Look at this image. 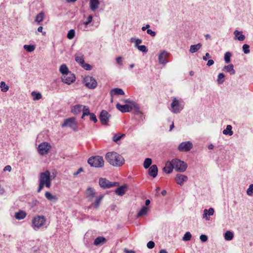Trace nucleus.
Wrapping results in <instances>:
<instances>
[{"mask_svg": "<svg viewBox=\"0 0 253 253\" xmlns=\"http://www.w3.org/2000/svg\"><path fill=\"white\" fill-rule=\"evenodd\" d=\"M106 161L114 167H120L125 163V159L121 155L115 152H108L105 156Z\"/></svg>", "mask_w": 253, "mask_h": 253, "instance_id": "1", "label": "nucleus"}, {"mask_svg": "<svg viewBox=\"0 0 253 253\" xmlns=\"http://www.w3.org/2000/svg\"><path fill=\"white\" fill-rule=\"evenodd\" d=\"M87 162L91 167L102 168L104 166V161L102 157L95 156L89 158Z\"/></svg>", "mask_w": 253, "mask_h": 253, "instance_id": "2", "label": "nucleus"}, {"mask_svg": "<svg viewBox=\"0 0 253 253\" xmlns=\"http://www.w3.org/2000/svg\"><path fill=\"white\" fill-rule=\"evenodd\" d=\"M46 221V219L43 215H37L32 219V227L35 230L42 227Z\"/></svg>", "mask_w": 253, "mask_h": 253, "instance_id": "3", "label": "nucleus"}, {"mask_svg": "<svg viewBox=\"0 0 253 253\" xmlns=\"http://www.w3.org/2000/svg\"><path fill=\"white\" fill-rule=\"evenodd\" d=\"M172 164L175 170L180 172H184L187 168V164L178 159H172Z\"/></svg>", "mask_w": 253, "mask_h": 253, "instance_id": "4", "label": "nucleus"}, {"mask_svg": "<svg viewBox=\"0 0 253 253\" xmlns=\"http://www.w3.org/2000/svg\"><path fill=\"white\" fill-rule=\"evenodd\" d=\"M39 181L46 183V187L50 188L51 185V175L49 171L48 170L40 174Z\"/></svg>", "mask_w": 253, "mask_h": 253, "instance_id": "5", "label": "nucleus"}, {"mask_svg": "<svg viewBox=\"0 0 253 253\" xmlns=\"http://www.w3.org/2000/svg\"><path fill=\"white\" fill-rule=\"evenodd\" d=\"M66 126L72 128L75 131H77L78 130V123L76 122L75 118L72 117L65 119L61 125V127Z\"/></svg>", "mask_w": 253, "mask_h": 253, "instance_id": "6", "label": "nucleus"}, {"mask_svg": "<svg viewBox=\"0 0 253 253\" xmlns=\"http://www.w3.org/2000/svg\"><path fill=\"white\" fill-rule=\"evenodd\" d=\"M99 185L103 189H108L119 185V182H110L105 178H100Z\"/></svg>", "mask_w": 253, "mask_h": 253, "instance_id": "7", "label": "nucleus"}, {"mask_svg": "<svg viewBox=\"0 0 253 253\" xmlns=\"http://www.w3.org/2000/svg\"><path fill=\"white\" fill-rule=\"evenodd\" d=\"M171 111L175 114L180 113V112L183 109V105H182L180 101L176 98H173L172 102L170 104Z\"/></svg>", "mask_w": 253, "mask_h": 253, "instance_id": "8", "label": "nucleus"}, {"mask_svg": "<svg viewBox=\"0 0 253 253\" xmlns=\"http://www.w3.org/2000/svg\"><path fill=\"white\" fill-rule=\"evenodd\" d=\"M85 85L88 88L94 89L97 84L96 80L91 76H86L84 79Z\"/></svg>", "mask_w": 253, "mask_h": 253, "instance_id": "9", "label": "nucleus"}, {"mask_svg": "<svg viewBox=\"0 0 253 253\" xmlns=\"http://www.w3.org/2000/svg\"><path fill=\"white\" fill-rule=\"evenodd\" d=\"M111 117V115L106 110H103L100 113L99 119L102 125L107 126Z\"/></svg>", "mask_w": 253, "mask_h": 253, "instance_id": "10", "label": "nucleus"}, {"mask_svg": "<svg viewBox=\"0 0 253 253\" xmlns=\"http://www.w3.org/2000/svg\"><path fill=\"white\" fill-rule=\"evenodd\" d=\"M193 147V144L191 142L188 141L180 143L178 146V150L179 152H188Z\"/></svg>", "mask_w": 253, "mask_h": 253, "instance_id": "11", "label": "nucleus"}, {"mask_svg": "<svg viewBox=\"0 0 253 253\" xmlns=\"http://www.w3.org/2000/svg\"><path fill=\"white\" fill-rule=\"evenodd\" d=\"M61 80L64 83L67 84H71L75 81L76 77L74 74L71 72L62 76Z\"/></svg>", "mask_w": 253, "mask_h": 253, "instance_id": "12", "label": "nucleus"}, {"mask_svg": "<svg viewBox=\"0 0 253 253\" xmlns=\"http://www.w3.org/2000/svg\"><path fill=\"white\" fill-rule=\"evenodd\" d=\"M51 146L47 142L40 144L38 146V151L42 155L46 154L49 150Z\"/></svg>", "mask_w": 253, "mask_h": 253, "instance_id": "13", "label": "nucleus"}, {"mask_svg": "<svg viewBox=\"0 0 253 253\" xmlns=\"http://www.w3.org/2000/svg\"><path fill=\"white\" fill-rule=\"evenodd\" d=\"M169 56V53L165 50L163 51L158 56L159 63L165 65L168 63L167 58Z\"/></svg>", "mask_w": 253, "mask_h": 253, "instance_id": "14", "label": "nucleus"}, {"mask_svg": "<svg viewBox=\"0 0 253 253\" xmlns=\"http://www.w3.org/2000/svg\"><path fill=\"white\" fill-rule=\"evenodd\" d=\"M116 108L122 113L130 112L132 111V105L128 106L126 104L122 105L118 103L116 104Z\"/></svg>", "mask_w": 253, "mask_h": 253, "instance_id": "15", "label": "nucleus"}, {"mask_svg": "<svg viewBox=\"0 0 253 253\" xmlns=\"http://www.w3.org/2000/svg\"><path fill=\"white\" fill-rule=\"evenodd\" d=\"M187 180L188 177L186 175L180 173L177 174L175 178L176 183L180 186L183 185Z\"/></svg>", "mask_w": 253, "mask_h": 253, "instance_id": "16", "label": "nucleus"}, {"mask_svg": "<svg viewBox=\"0 0 253 253\" xmlns=\"http://www.w3.org/2000/svg\"><path fill=\"white\" fill-rule=\"evenodd\" d=\"M127 189L128 186L125 184L117 188L115 190V192L117 195L122 196L125 194Z\"/></svg>", "mask_w": 253, "mask_h": 253, "instance_id": "17", "label": "nucleus"}, {"mask_svg": "<svg viewBox=\"0 0 253 253\" xmlns=\"http://www.w3.org/2000/svg\"><path fill=\"white\" fill-rule=\"evenodd\" d=\"M148 169V174L150 176L153 178L157 176L158 174V167L156 165H152Z\"/></svg>", "mask_w": 253, "mask_h": 253, "instance_id": "18", "label": "nucleus"}, {"mask_svg": "<svg viewBox=\"0 0 253 253\" xmlns=\"http://www.w3.org/2000/svg\"><path fill=\"white\" fill-rule=\"evenodd\" d=\"M89 4L90 10L93 11L98 8L100 2L99 0H90Z\"/></svg>", "mask_w": 253, "mask_h": 253, "instance_id": "19", "label": "nucleus"}, {"mask_svg": "<svg viewBox=\"0 0 253 253\" xmlns=\"http://www.w3.org/2000/svg\"><path fill=\"white\" fill-rule=\"evenodd\" d=\"M173 169H174V167L171 161L167 162L165 167L163 169V170L167 173H170L172 172Z\"/></svg>", "mask_w": 253, "mask_h": 253, "instance_id": "20", "label": "nucleus"}, {"mask_svg": "<svg viewBox=\"0 0 253 253\" xmlns=\"http://www.w3.org/2000/svg\"><path fill=\"white\" fill-rule=\"evenodd\" d=\"M93 17L91 15H89L87 18V20L86 21H84L83 23H81L79 24V27L81 29H83V30H85V28H83L84 27H86L88 25H89L92 21Z\"/></svg>", "mask_w": 253, "mask_h": 253, "instance_id": "21", "label": "nucleus"}, {"mask_svg": "<svg viewBox=\"0 0 253 253\" xmlns=\"http://www.w3.org/2000/svg\"><path fill=\"white\" fill-rule=\"evenodd\" d=\"M106 242H107V239L105 237H102V236H99V237H97L94 240L93 244L95 246H97L102 245L104 244V243H105Z\"/></svg>", "mask_w": 253, "mask_h": 253, "instance_id": "22", "label": "nucleus"}, {"mask_svg": "<svg viewBox=\"0 0 253 253\" xmlns=\"http://www.w3.org/2000/svg\"><path fill=\"white\" fill-rule=\"evenodd\" d=\"M214 211L212 208H210L209 209H205L204 211L203 218H206V220H209L210 217L208 215H212L214 213Z\"/></svg>", "mask_w": 253, "mask_h": 253, "instance_id": "23", "label": "nucleus"}, {"mask_svg": "<svg viewBox=\"0 0 253 253\" xmlns=\"http://www.w3.org/2000/svg\"><path fill=\"white\" fill-rule=\"evenodd\" d=\"M110 94L111 96L118 95H125V92L122 88H114L111 90Z\"/></svg>", "mask_w": 253, "mask_h": 253, "instance_id": "24", "label": "nucleus"}, {"mask_svg": "<svg viewBox=\"0 0 253 253\" xmlns=\"http://www.w3.org/2000/svg\"><path fill=\"white\" fill-rule=\"evenodd\" d=\"M95 194V192L93 188L89 187L87 189L86 191V195L87 198H88L89 200H92V199L94 197Z\"/></svg>", "mask_w": 253, "mask_h": 253, "instance_id": "25", "label": "nucleus"}, {"mask_svg": "<svg viewBox=\"0 0 253 253\" xmlns=\"http://www.w3.org/2000/svg\"><path fill=\"white\" fill-rule=\"evenodd\" d=\"M83 106L82 105H76L74 106L71 109V112L75 115L80 114L82 111Z\"/></svg>", "mask_w": 253, "mask_h": 253, "instance_id": "26", "label": "nucleus"}, {"mask_svg": "<svg viewBox=\"0 0 253 253\" xmlns=\"http://www.w3.org/2000/svg\"><path fill=\"white\" fill-rule=\"evenodd\" d=\"M223 71L225 72L229 73L230 75H234L235 74V71L234 69L233 65L232 64L227 66H225L223 69Z\"/></svg>", "mask_w": 253, "mask_h": 253, "instance_id": "27", "label": "nucleus"}, {"mask_svg": "<svg viewBox=\"0 0 253 253\" xmlns=\"http://www.w3.org/2000/svg\"><path fill=\"white\" fill-rule=\"evenodd\" d=\"M202 47V44L198 43L196 44L191 45L190 47L189 52L191 53H194L199 50Z\"/></svg>", "mask_w": 253, "mask_h": 253, "instance_id": "28", "label": "nucleus"}, {"mask_svg": "<svg viewBox=\"0 0 253 253\" xmlns=\"http://www.w3.org/2000/svg\"><path fill=\"white\" fill-rule=\"evenodd\" d=\"M59 71L62 74V76L71 73V72L69 71V69L67 65L64 64L60 66L59 68Z\"/></svg>", "mask_w": 253, "mask_h": 253, "instance_id": "29", "label": "nucleus"}, {"mask_svg": "<svg viewBox=\"0 0 253 253\" xmlns=\"http://www.w3.org/2000/svg\"><path fill=\"white\" fill-rule=\"evenodd\" d=\"M75 60L77 62L80 64L81 66L84 64V56L82 54H76L75 55Z\"/></svg>", "mask_w": 253, "mask_h": 253, "instance_id": "30", "label": "nucleus"}, {"mask_svg": "<svg viewBox=\"0 0 253 253\" xmlns=\"http://www.w3.org/2000/svg\"><path fill=\"white\" fill-rule=\"evenodd\" d=\"M27 214L26 213L22 211H20L18 212H16L15 214V217L18 220H21L24 219Z\"/></svg>", "mask_w": 253, "mask_h": 253, "instance_id": "31", "label": "nucleus"}, {"mask_svg": "<svg viewBox=\"0 0 253 253\" xmlns=\"http://www.w3.org/2000/svg\"><path fill=\"white\" fill-rule=\"evenodd\" d=\"M148 211V208L146 206H143L137 213V217H139L145 215Z\"/></svg>", "mask_w": 253, "mask_h": 253, "instance_id": "32", "label": "nucleus"}, {"mask_svg": "<svg viewBox=\"0 0 253 253\" xmlns=\"http://www.w3.org/2000/svg\"><path fill=\"white\" fill-rule=\"evenodd\" d=\"M136 115H139L142 114L141 111L140 110V107L138 104L136 103L132 104V111Z\"/></svg>", "mask_w": 253, "mask_h": 253, "instance_id": "33", "label": "nucleus"}, {"mask_svg": "<svg viewBox=\"0 0 253 253\" xmlns=\"http://www.w3.org/2000/svg\"><path fill=\"white\" fill-rule=\"evenodd\" d=\"M103 198V195H100L99 197L95 199L94 202L92 204L91 206L93 207L95 209L98 208Z\"/></svg>", "mask_w": 253, "mask_h": 253, "instance_id": "34", "label": "nucleus"}, {"mask_svg": "<svg viewBox=\"0 0 253 253\" xmlns=\"http://www.w3.org/2000/svg\"><path fill=\"white\" fill-rule=\"evenodd\" d=\"M232 127L231 125H227L226 129H224L222 133L224 135H228L231 136L233 134V131L232 130Z\"/></svg>", "mask_w": 253, "mask_h": 253, "instance_id": "35", "label": "nucleus"}, {"mask_svg": "<svg viewBox=\"0 0 253 253\" xmlns=\"http://www.w3.org/2000/svg\"><path fill=\"white\" fill-rule=\"evenodd\" d=\"M83 115L82 116V119H84V116L89 115L91 113L90 112L89 109L88 107L86 106H83Z\"/></svg>", "mask_w": 253, "mask_h": 253, "instance_id": "36", "label": "nucleus"}, {"mask_svg": "<svg viewBox=\"0 0 253 253\" xmlns=\"http://www.w3.org/2000/svg\"><path fill=\"white\" fill-rule=\"evenodd\" d=\"M233 237V233L230 231H227L224 234V238L227 241H231Z\"/></svg>", "mask_w": 253, "mask_h": 253, "instance_id": "37", "label": "nucleus"}, {"mask_svg": "<svg viewBox=\"0 0 253 253\" xmlns=\"http://www.w3.org/2000/svg\"><path fill=\"white\" fill-rule=\"evenodd\" d=\"M152 164V159L149 158H146L143 163V167L145 169H147L151 167Z\"/></svg>", "mask_w": 253, "mask_h": 253, "instance_id": "38", "label": "nucleus"}, {"mask_svg": "<svg viewBox=\"0 0 253 253\" xmlns=\"http://www.w3.org/2000/svg\"><path fill=\"white\" fill-rule=\"evenodd\" d=\"M44 18V13L43 12H41L39 13L36 17L35 21L40 23L43 20Z\"/></svg>", "mask_w": 253, "mask_h": 253, "instance_id": "39", "label": "nucleus"}, {"mask_svg": "<svg viewBox=\"0 0 253 253\" xmlns=\"http://www.w3.org/2000/svg\"><path fill=\"white\" fill-rule=\"evenodd\" d=\"M225 75L223 73H219L217 77V82L218 84H222L224 82Z\"/></svg>", "mask_w": 253, "mask_h": 253, "instance_id": "40", "label": "nucleus"}, {"mask_svg": "<svg viewBox=\"0 0 253 253\" xmlns=\"http://www.w3.org/2000/svg\"><path fill=\"white\" fill-rule=\"evenodd\" d=\"M32 95L33 97L34 100H38L42 98V94L40 92H36L35 91H33L32 92Z\"/></svg>", "mask_w": 253, "mask_h": 253, "instance_id": "41", "label": "nucleus"}, {"mask_svg": "<svg viewBox=\"0 0 253 253\" xmlns=\"http://www.w3.org/2000/svg\"><path fill=\"white\" fill-rule=\"evenodd\" d=\"M130 42H134L135 47H136L139 45V44L142 43V41L139 39H135L134 38H131L130 40Z\"/></svg>", "mask_w": 253, "mask_h": 253, "instance_id": "42", "label": "nucleus"}, {"mask_svg": "<svg viewBox=\"0 0 253 253\" xmlns=\"http://www.w3.org/2000/svg\"><path fill=\"white\" fill-rule=\"evenodd\" d=\"M23 47L26 51L30 52L33 51L35 49V45L32 44H25L24 45Z\"/></svg>", "mask_w": 253, "mask_h": 253, "instance_id": "43", "label": "nucleus"}, {"mask_svg": "<svg viewBox=\"0 0 253 253\" xmlns=\"http://www.w3.org/2000/svg\"><path fill=\"white\" fill-rule=\"evenodd\" d=\"M0 87L1 88V90L4 92H6L9 89L8 86L3 81L0 82Z\"/></svg>", "mask_w": 253, "mask_h": 253, "instance_id": "44", "label": "nucleus"}, {"mask_svg": "<svg viewBox=\"0 0 253 253\" xmlns=\"http://www.w3.org/2000/svg\"><path fill=\"white\" fill-rule=\"evenodd\" d=\"M45 197L49 201H52L56 199V196L52 195L49 192H45Z\"/></svg>", "mask_w": 253, "mask_h": 253, "instance_id": "45", "label": "nucleus"}, {"mask_svg": "<svg viewBox=\"0 0 253 253\" xmlns=\"http://www.w3.org/2000/svg\"><path fill=\"white\" fill-rule=\"evenodd\" d=\"M124 136H125V134H120V133L115 134L113 137V140L114 142H117L118 141L120 140Z\"/></svg>", "mask_w": 253, "mask_h": 253, "instance_id": "46", "label": "nucleus"}, {"mask_svg": "<svg viewBox=\"0 0 253 253\" xmlns=\"http://www.w3.org/2000/svg\"><path fill=\"white\" fill-rule=\"evenodd\" d=\"M231 56V53L230 52L228 51L225 53L224 59L225 62L226 63H228L230 62Z\"/></svg>", "mask_w": 253, "mask_h": 253, "instance_id": "47", "label": "nucleus"}, {"mask_svg": "<svg viewBox=\"0 0 253 253\" xmlns=\"http://www.w3.org/2000/svg\"><path fill=\"white\" fill-rule=\"evenodd\" d=\"M191 237H192L191 234L189 232H187L184 235V236L182 238V240L184 241H188L191 240Z\"/></svg>", "mask_w": 253, "mask_h": 253, "instance_id": "48", "label": "nucleus"}, {"mask_svg": "<svg viewBox=\"0 0 253 253\" xmlns=\"http://www.w3.org/2000/svg\"><path fill=\"white\" fill-rule=\"evenodd\" d=\"M75 35V31L74 29H71L69 31L68 34H67V38L71 40L72 39Z\"/></svg>", "mask_w": 253, "mask_h": 253, "instance_id": "49", "label": "nucleus"}, {"mask_svg": "<svg viewBox=\"0 0 253 253\" xmlns=\"http://www.w3.org/2000/svg\"><path fill=\"white\" fill-rule=\"evenodd\" d=\"M247 194L250 196L253 195V184L249 185V188L247 190Z\"/></svg>", "mask_w": 253, "mask_h": 253, "instance_id": "50", "label": "nucleus"}, {"mask_svg": "<svg viewBox=\"0 0 253 253\" xmlns=\"http://www.w3.org/2000/svg\"><path fill=\"white\" fill-rule=\"evenodd\" d=\"M243 51L245 54H248L250 52V46L247 44H244L243 46Z\"/></svg>", "mask_w": 253, "mask_h": 253, "instance_id": "51", "label": "nucleus"}, {"mask_svg": "<svg viewBox=\"0 0 253 253\" xmlns=\"http://www.w3.org/2000/svg\"><path fill=\"white\" fill-rule=\"evenodd\" d=\"M136 48L142 52L146 53L148 51L147 47L144 45H139Z\"/></svg>", "mask_w": 253, "mask_h": 253, "instance_id": "52", "label": "nucleus"}, {"mask_svg": "<svg viewBox=\"0 0 253 253\" xmlns=\"http://www.w3.org/2000/svg\"><path fill=\"white\" fill-rule=\"evenodd\" d=\"M44 186L46 187V183H44V182L39 181V187L37 189V192L40 193L42 190L43 189Z\"/></svg>", "mask_w": 253, "mask_h": 253, "instance_id": "53", "label": "nucleus"}, {"mask_svg": "<svg viewBox=\"0 0 253 253\" xmlns=\"http://www.w3.org/2000/svg\"><path fill=\"white\" fill-rule=\"evenodd\" d=\"M44 186L46 187V183H44V182L39 181V187L37 189V192L40 193L42 190L43 189Z\"/></svg>", "mask_w": 253, "mask_h": 253, "instance_id": "54", "label": "nucleus"}, {"mask_svg": "<svg viewBox=\"0 0 253 253\" xmlns=\"http://www.w3.org/2000/svg\"><path fill=\"white\" fill-rule=\"evenodd\" d=\"M92 233L90 231H87L84 235V239L85 242H88L87 240H91V239H89V237L91 236Z\"/></svg>", "mask_w": 253, "mask_h": 253, "instance_id": "55", "label": "nucleus"}, {"mask_svg": "<svg viewBox=\"0 0 253 253\" xmlns=\"http://www.w3.org/2000/svg\"><path fill=\"white\" fill-rule=\"evenodd\" d=\"M82 67L83 68H84L85 70H87V71H89V70H91V68H92V67L90 65H89V64H87V63H85L84 62V64H83L82 65Z\"/></svg>", "mask_w": 253, "mask_h": 253, "instance_id": "56", "label": "nucleus"}, {"mask_svg": "<svg viewBox=\"0 0 253 253\" xmlns=\"http://www.w3.org/2000/svg\"><path fill=\"white\" fill-rule=\"evenodd\" d=\"M122 59L123 57L122 56H118L116 59L117 63L120 66L123 65Z\"/></svg>", "mask_w": 253, "mask_h": 253, "instance_id": "57", "label": "nucleus"}, {"mask_svg": "<svg viewBox=\"0 0 253 253\" xmlns=\"http://www.w3.org/2000/svg\"><path fill=\"white\" fill-rule=\"evenodd\" d=\"M90 120L93 121L94 123H96L97 122L98 120L96 118V116L94 113H91L90 115Z\"/></svg>", "mask_w": 253, "mask_h": 253, "instance_id": "58", "label": "nucleus"}, {"mask_svg": "<svg viewBox=\"0 0 253 253\" xmlns=\"http://www.w3.org/2000/svg\"><path fill=\"white\" fill-rule=\"evenodd\" d=\"M154 246H155V243L152 241H150L148 242L147 244V248L150 249H153L154 247Z\"/></svg>", "mask_w": 253, "mask_h": 253, "instance_id": "59", "label": "nucleus"}, {"mask_svg": "<svg viewBox=\"0 0 253 253\" xmlns=\"http://www.w3.org/2000/svg\"><path fill=\"white\" fill-rule=\"evenodd\" d=\"M146 32L148 35H150L151 37H155L156 35V33L155 31H153L152 30L149 29H148L147 30Z\"/></svg>", "mask_w": 253, "mask_h": 253, "instance_id": "60", "label": "nucleus"}, {"mask_svg": "<svg viewBox=\"0 0 253 253\" xmlns=\"http://www.w3.org/2000/svg\"><path fill=\"white\" fill-rule=\"evenodd\" d=\"M245 37L244 35L242 34V32L238 31V41H243L245 40Z\"/></svg>", "mask_w": 253, "mask_h": 253, "instance_id": "61", "label": "nucleus"}, {"mask_svg": "<svg viewBox=\"0 0 253 253\" xmlns=\"http://www.w3.org/2000/svg\"><path fill=\"white\" fill-rule=\"evenodd\" d=\"M208 236L206 235L202 234L200 236V239L203 242H205L208 240Z\"/></svg>", "mask_w": 253, "mask_h": 253, "instance_id": "62", "label": "nucleus"}, {"mask_svg": "<svg viewBox=\"0 0 253 253\" xmlns=\"http://www.w3.org/2000/svg\"><path fill=\"white\" fill-rule=\"evenodd\" d=\"M123 101L125 103H126L127 104H126L128 106H131V105H132V104H135L136 103L134 101L130 100L129 99H125Z\"/></svg>", "mask_w": 253, "mask_h": 253, "instance_id": "63", "label": "nucleus"}, {"mask_svg": "<svg viewBox=\"0 0 253 253\" xmlns=\"http://www.w3.org/2000/svg\"><path fill=\"white\" fill-rule=\"evenodd\" d=\"M124 252L125 253H135V252L133 250H128L126 248H125L124 250Z\"/></svg>", "mask_w": 253, "mask_h": 253, "instance_id": "64", "label": "nucleus"}]
</instances>
